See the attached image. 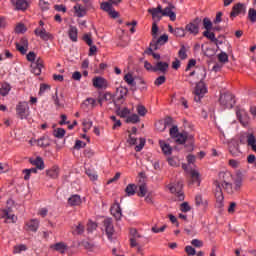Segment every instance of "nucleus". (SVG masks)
<instances>
[{
	"instance_id": "9b49d317",
	"label": "nucleus",
	"mask_w": 256,
	"mask_h": 256,
	"mask_svg": "<svg viewBox=\"0 0 256 256\" xmlns=\"http://www.w3.org/2000/svg\"><path fill=\"white\" fill-rule=\"evenodd\" d=\"M103 225H104L108 239H113V233H115V228L113 226V220L111 218H106L103 221Z\"/></svg>"
},
{
	"instance_id": "c9c22d12",
	"label": "nucleus",
	"mask_w": 256,
	"mask_h": 256,
	"mask_svg": "<svg viewBox=\"0 0 256 256\" xmlns=\"http://www.w3.org/2000/svg\"><path fill=\"white\" fill-rule=\"evenodd\" d=\"M100 9H102V11H106V13H109L113 9V4L110 1L102 2L100 5Z\"/></svg>"
},
{
	"instance_id": "a878e982",
	"label": "nucleus",
	"mask_w": 256,
	"mask_h": 256,
	"mask_svg": "<svg viewBox=\"0 0 256 256\" xmlns=\"http://www.w3.org/2000/svg\"><path fill=\"white\" fill-rule=\"evenodd\" d=\"M46 176L50 177V179H57V177H59V167L53 166L46 170Z\"/></svg>"
},
{
	"instance_id": "f03ea898",
	"label": "nucleus",
	"mask_w": 256,
	"mask_h": 256,
	"mask_svg": "<svg viewBox=\"0 0 256 256\" xmlns=\"http://www.w3.org/2000/svg\"><path fill=\"white\" fill-rule=\"evenodd\" d=\"M220 105L224 109H233L235 105V96L229 92L220 95Z\"/></svg>"
},
{
	"instance_id": "5701e85b",
	"label": "nucleus",
	"mask_w": 256,
	"mask_h": 256,
	"mask_svg": "<svg viewBox=\"0 0 256 256\" xmlns=\"http://www.w3.org/2000/svg\"><path fill=\"white\" fill-rule=\"evenodd\" d=\"M93 86L96 89H105V87H107V80L103 77L93 78Z\"/></svg>"
},
{
	"instance_id": "774afa93",
	"label": "nucleus",
	"mask_w": 256,
	"mask_h": 256,
	"mask_svg": "<svg viewBox=\"0 0 256 256\" xmlns=\"http://www.w3.org/2000/svg\"><path fill=\"white\" fill-rule=\"evenodd\" d=\"M27 31V27L24 24H18L15 28L16 33H25Z\"/></svg>"
},
{
	"instance_id": "37998d69",
	"label": "nucleus",
	"mask_w": 256,
	"mask_h": 256,
	"mask_svg": "<svg viewBox=\"0 0 256 256\" xmlns=\"http://www.w3.org/2000/svg\"><path fill=\"white\" fill-rule=\"evenodd\" d=\"M124 81L128 84L131 85L132 87H135L136 83H135V79L133 78V75L131 74H126L124 76Z\"/></svg>"
},
{
	"instance_id": "f704fd0d",
	"label": "nucleus",
	"mask_w": 256,
	"mask_h": 256,
	"mask_svg": "<svg viewBox=\"0 0 256 256\" xmlns=\"http://www.w3.org/2000/svg\"><path fill=\"white\" fill-rule=\"evenodd\" d=\"M82 245H83V247H84L87 251H92V252H93V251H97V250H98L97 246H96L95 244L89 242V241H84V242L82 243Z\"/></svg>"
},
{
	"instance_id": "7ed1b4c3",
	"label": "nucleus",
	"mask_w": 256,
	"mask_h": 256,
	"mask_svg": "<svg viewBox=\"0 0 256 256\" xmlns=\"http://www.w3.org/2000/svg\"><path fill=\"white\" fill-rule=\"evenodd\" d=\"M97 101L100 105V107H103V103H113L115 107H119V104L117 103V100L115 99V96L111 94L110 92L99 94Z\"/></svg>"
},
{
	"instance_id": "ddd939ff",
	"label": "nucleus",
	"mask_w": 256,
	"mask_h": 256,
	"mask_svg": "<svg viewBox=\"0 0 256 256\" xmlns=\"http://www.w3.org/2000/svg\"><path fill=\"white\" fill-rule=\"evenodd\" d=\"M229 153L232 157H239L241 155V149L239 148V142L232 140L228 144Z\"/></svg>"
},
{
	"instance_id": "680f3d73",
	"label": "nucleus",
	"mask_w": 256,
	"mask_h": 256,
	"mask_svg": "<svg viewBox=\"0 0 256 256\" xmlns=\"http://www.w3.org/2000/svg\"><path fill=\"white\" fill-rule=\"evenodd\" d=\"M139 142H140L139 145H136L135 147V151L137 153H139V151H141L145 147L146 140L145 138H140Z\"/></svg>"
},
{
	"instance_id": "bf43d9fd",
	"label": "nucleus",
	"mask_w": 256,
	"mask_h": 256,
	"mask_svg": "<svg viewBox=\"0 0 256 256\" xmlns=\"http://www.w3.org/2000/svg\"><path fill=\"white\" fill-rule=\"evenodd\" d=\"M85 231V226L83 224L78 223V225L75 226L74 232L76 235H81Z\"/></svg>"
},
{
	"instance_id": "3c124183",
	"label": "nucleus",
	"mask_w": 256,
	"mask_h": 256,
	"mask_svg": "<svg viewBox=\"0 0 256 256\" xmlns=\"http://www.w3.org/2000/svg\"><path fill=\"white\" fill-rule=\"evenodd\" d=\"M82 125L84 133H87L93 127V121L83 120Z\"/></svg>"
},
{
	"instance_id": "0eeeda50",
	"label": "nucleus",
	"mask_w": 256,
	"mask_h": 256,
	"mask_svg": "<svg viewBox=\"0 0 256 256\" xmlns=\"http://www.w3.org/2000/svg\"><path fill=\"white\" fill-rule=\"evenodd\" d=\"M194 93H195L194 100L196 101V103H199V101H201L205 93H207V86H205V82H203V80H200L196 84Z\"/></svg>"
},
{
	"instance_id": "79ce46f5",
	"label": "nucleus",
	"mask_w": 256,
	"mask_h": 256,
	"mask_svg": "<svg viewBox=\"0 0 256 256\" xmlns=\"http://www.w3.org/2000/svg\"><path fill=\"white\" fill-rule=\"evenodd\" d=\"M9 91H11V86H9V84H4L0 88V95H2V97H6V95H9Z\"/></svg>"
},
{
	"instance_id": "c03bdc74",
	"label": "nucleus",
	"mask_w": 256,
	"mask_h": 256,
	"mask_svg": "<svg viewBox=\"0 0 256 256\" xmlns=\"http://www.w3.org/2000/svg\"><path fill=\"white\" fill-rule=\"evenodd\" d=\"M218 61L223 64L229 63V55H227L225 52H221L218 54Z\"/></svg>"
},
{
	"instance_id": "7c9ffc66",
	"label": "nucleus",
	"mask_w": 256,
	"mask_h": 256,
	"mask_svg": "<svg viewBox=\"0 0 256 256\" xmlns=\"http://www.w3.org/2000/svg\"><path fill=\"white\" fill-rule=\"evenodd\" d=\"M121 105H123V103H118V106L116 107V113L117 115H119V117L125 118L127 117V115H129V113H131V111L128 110V108H124L121 110Z\"/></svg>"
},
{
	"instance_id": "4c0bfd02",
	"label": "nucleus",
	"mask_w": 256,
	"mask_h": 256,
	"mask_svg": "<svg viewBox=\"0 0 256 256\" xmlns=\"http://www.w3.org/2000/svg\"><path fill=\"white\" fill-rule=\"evenodd\" d=\"M178 57L182 60L185 61L187 59V48H185V45H181L180 50L178 51Z\"/></svg>"
},
{
	"instance_id": "72a5a7b5",
	"label": "nucleus",
	"mask_w": 256,
	"mask_h": 256,
	"mask_svg": "<svg viewBox=\"0 0 256 256\" xmlns=\"http://www.w3.org/2000/svg\"><path fill=\"white\" fill-rule=\"evenodd\" d=\"M91 107V109H94V107H96L97 105V100H95V98H87L83 104H82V107Z\"/></svg>"
},
{
	"instance_id": "e2e57ef3",
	"label": "nucleus",
	"mask_w": 256,
	"mask_h": 256,
	"mask_svg": "<svg viewBox=\"0 0 256 256\" xmlns=\"http://www.w3.org/2000/svg\"><path fill=\"white\" fill-rule=\"evenodd\" d=\"M190 175L192 177L193 183H198V185H199V172H197L196 170H192L190 172Z\"/></svg>"
},
{
	"instance_id": "a211bd4d",
	"label": "nucleus",
	"mask_w": 256,
	"mask_h": 256,
	"mask_svg": "<svg viewBox=\"0 0 256 256\" xmlns=\"http://www.w3.org/2000/svg\"><path fill=\"white\" fill-rule=\"evenodd\" d=\"M127 93H129V90L127 88L119 87L116 89L117 98L115 99L118 105L119 103H123L125 101V97L127 96Z\"/></svg>"
},
{
	"instance_id": "c756f323",
	"label": "nucleus",
	"mask_w": 256,
	"mask_h": 256,
	"mask_svg": "<svg viewBox=\"0 0 256 256\" xmlns=\"http://www.w3.org/2000/svg\"><path fill=\"white\" fill-rule=\"evenodd\" d=\"M68 35L69 38L71 39V41H73V43H77V35H78V30L77 27L75 26H70L69 31H68Z\"/></svg>"
},
{
	"instance_id": "b1692460",
	"label": "nucleus",
	"mask_w": 256,
	"mask_h": 256,
	"mask_svg": "<svg viewBox=\"0 0 256 256\" xmlns=\"http://www.w3.org/2000/svg\"><path fill=\"white\" fill-rule=\"evenodd\" d=\"M81 203V196L77 194H74L70 198H68V205H70V207H77L81 205Z\"/></svg>"
},
{
	"instance_id": "338daca9",
	"label": "nucleus",
	"mask_w": 256,
	"mask_h": 256,
	"mask_svg": "<svg viewBox=\"0 0 256 256\" xmlns=\"http://www.w3.org/2000/svg\"><path fill=\"white\" fill-rule=\"evenodd\" d=\"M185 29L183 28H175L174 35L175 37H183L185 35Z\"/></svg>"
},
{
	"instance_id": "f3484780",
	"label": "nucleus",
	"mask_w": 256,
	"mask_h": 256,
	"mask_svg": "<svg viewBox=\"0 0 256 256\" xmlns=\"http://www.w3.org/2000/svg\"><path fill=\"white\" fill-rule=\"evenodd\" d=\"M236 115L243 127H247V125H249L250 118L245 110H238Z\"/></svg>"
},
{
	"instance_id": "0e129e2a",
	"label": "nucleus",
	"mask_w": 256,
	"mask_h": 256,
	"mask_svg": "<svg viewBox=\"0 0 256 256\" xmlns=\"http://www.w3.org/2000/svg\"><path fill=\"white\" fill-rule=\"evenodd\" d=\"M39 7L42 9V11H49V2H46L45 0H40Z\"/></svg>"
},
{
	"instance_id": "f8f14e48",
	"label": "nucleus",
	"mask_w": 256,
	"mask_h": 256,
	"mask_svg": "<svg viewBox=\"0 0 256 256\" xmlns=\"http://www.w3.org/2000/svg\"><path fill=\"white\" fill-rule=\"evenodd\" d=\"M247 13V7L243 3H237L233 6L230 17H237V15H245Z\"/></svg>"
},
{
	"instance_id": "412c9836",
	"label": "nucleus",
	"mask_w": 256,
	"mask_h": 256,
	"mask_svg": "<svg viewBox=\"0 0 256 256\" xmlns=\"http://www.w3.org/2000/svg\"><path fill=\"white\" fill-rule=\"evenodd\" d=\"M195 205H196V207H201L202 209H207L209 202L207 201V199H205L203 197V195L197 194L195 196Z\"/></svg>"
},
{
	"instance_id": "6ab92c4d",
	"label": "nucleus",
	"mask_w": 256,
	"mask_h": 256,
	"mask_svg": "<svg viewBox=\"0 0 256 256\" xmlns=\"http://www.w3.org/2000/svg\"><path fill=\"white\" fill-rule=\"evenodd\" d=\"M172 9H175V6L169 4L168 7L162 9V16L169 17L170 21H175V19H177V15L172 11Z\"/></svg>"
},
{
	"instance_id": "9d476101",
	"label": "nucleus",
	"mask_w": 256,
	"mask_h": 256,
	"mask_svg": "<svg viewBox=\"0 0 256 256\" xmlns=\"http://www.w3.org/2000/svg\"><path fill=\"white\" fill-rule=\"evenodd\" d=\"M167 41H169V36L167 34H163L157 40H155V39L152 40V42L150 43V46L152 49H154V51H157V49H159L161 46L165 45V43H167Z\"/></svg>"
},
{
	"instance_id": "cd10ccee",
	"label": "nucleus",
	"mask_w": 256,
	"mask_h": 256,
	"mask_svg": "<svg viewBox=\"0 0 256 256\" xmlns=\"http://www.w3.org/2000/svg\"><path fill=\"white\" fill-rule=\"evenodd\" d=\"M247 145L251 148V150L256 153V138L253 134H248L247 136Z\"/></svg>"
},
{
	"instance_id": "bb28decb",
	"label": "nucleus",
	"mask_w": 256,
	"mask_h": 256,
	"mask_svg": "<svg viewBox=\"0 0 256 256\" xmlns=\"http://www.w3.org/2000/svg\"><path fill=\"white\" fill-rule=\"evenodd\" d=\"M159 145L165 155H171V153H173V148H171V145L167 144L164 140H160Z\"/></svg>"
},
{
	"instance_id": "8fccbe9b",
	"label": "nucleus",
	"mask_w": 256,
	"mask_h": 256,
	"mask_svg": "<svg viewBox=\"0 0 256 256\" xmlns=\"http://www.w3.org/2000/svg\"><path fill=\"white\" fill-rule=\"evenodd\" d=\"M248 18L251 23H256V10L255 8H250L248 11Z\"/></svg>"
},
{
	"instance_id": "ea45409f",
	"label": "nucleus",
	"mask_w": 256,
	"mask_h": 256,
	"mask_svg": "<svg viewBox=\"0 0 256 256\" xmlns=\"http://www.w3.org/2000/svg\"><path fill=\"white\" fill-rule=\"evenodd\" d=\"M203 27L206 31H211V29H213V22H211V19L205 17L203 19Z\"/></svg>"
},
{
	"instance_id": "e433bc0d",
	"label": "nucleus",
	"mask_w": 256,
	"mask_h": 256,
	"mask_svg": "<svg viewBox=\"0 0 256 256\" xmlns=\"http://www.w3.org/2000/svg\"><path fill=\"white\" fill-rule=\"evenodd\" d=\"M53 135L57 139H63L65 137V129L57 128V129L54 130Z\"/></svg>"
},
{
	"instance_id": "13d9d810",
	"label": "nucleus",
	"mask_w": 256,
	"mask_h": 256,
	"mask_svg": "<svg viewBox=\"0 0 256 256\" xmlns=\"http://www.w3.org/2000/svg\"><path fill=\"white\" fill-rule=\"evenodd\" d=\"M95 229H97V224L91 220L88 221V224H87L88 233H93V231H95Z\"/></svg>"
},
{
	"instance_id": "a19ab883",
	"label": "nucleus",
	"mask_w": 256,
	"mask_h": 256,
	"mask_svg": "<svg viewBox=\"0 0 256 256\" xmlns=\"http://www.w3.org/2000/svg\"><path fill=\"white\" fill-rule=\"evenodd\" d=\"M139 121H141V119L139 118V116L137 114H132L126 118V123L135 124V123H139Z\"/></svg>"
},
{
	"instance_id": "69168bd1",
	"label": "nucleus",
	"mask_w": 256,
	"mask_h": 256,
	"mask_svg": "<svg viewBox=\"0 0 256 256\" xmlns=\"http://www.w3.org/2000/svg\"><path fill=\"white\" fill-rule=\"evenodd\" d=\"M185 251L189 256L197 255V251L195 250V248H193V246H186Z\"/></svg>"
},
{
	"instance_id": "4be33fe9",
	"label": "nucleus",
	"mask_w": 256,
	"mask_h": 256,
	"mask_svg": "<svg viewBox=\"0 0 256 256\" xmlns=\"http://www.w3.org/2000/svg\"><path fill=\"white\" fill-rule=\"evenodd\" d=\"M89 9H92V8H87V5H85V7H83L81 4H76L74 6V11L76 13V17H85V15H87V11H89Z\"/></svg>"
},
{
	"instance_id": "2f4dec72",
	"label": "nucleus",
	"mask_w": 256,
	"mask_h": 256,
	"mask_svg": "<svg viewBox=\"0 0 256 256\" xmlns=\"http://www.w3.org/2000/svg\"><path fill=\"white\" fill-rule=\"evenodd\" d=\"M51 249H54V251H58L59 253H65V250L67 249V244L64 242H58L51 246Z\"/></svg>"
},
{
	"instance_id": "de8ad7c7",
	"label": "nucleus",
	"mask_w": 256,
	"mask_h": 256,
	"mask_svg": "<svg viewBox=\"0 0 256 256\" xmlns=\"http://www.w3.org/2000/svg\"><path fill=\"white\" fill-rule=\"evenodd\" d=\"M167 161H168V163H169V165L171 166V167H179V165H180V163H179V158H177V157H169L168 159H167Z\"/></svg>"
},
{
	"instance_id": "603ef678",
	"label": "nucleus",
	"mask_w": 256,
	"mask_h": 256,
	"mask_svg": "<svg viewBox=\"0 0 256 256\" xmlns=\"http://www.w3.org/2000/svg\"><path fill=\"white\" fill-rule=\"evenodd\" d=\"M147 195V184H141L139 186L138 197H145Z\"/></svg>"
},
{
	"instance_id": "aec40b11",
	"label": "nucleus",
	"mask_w": 256,
	"mask_h": 256,
	"mask_svg": "<svg viewBox=\"0 0 256 256\" xmlns=\"http://www.w3.org/2000/svg\"><path fill=\"white\" fill-rule=\"evenodd\" d=\"M43 67V59L38 58L36 62L31 64V71L34 75H41V69Z\"/></svg>"
},
{
	"instance_id": "2eb2a0df",
	"label": "nucleus",
	"mask_w": 256,
	"mask_h": 256,
	"mask_svg": "<svg viewBox=\"0 0 256 256\" xmlns=\"http://www.w3.org/2000/svg\"><path fill=\"white\" fill-rule=\"evenodd\" d=\"M111 215L116 219V221H121V217H123V212L121 210V205L118 202H115L110 209Z\"/></svg>"
},
{
	"instance_id": "a18cd8bd",
	"label": "nucleus",
	"mask_w": 256,
	"mask_h": 256,
	"mask_svg": "<svg viewBox=\"0 0 256 256\" xmlns=\"http://www.w3.org/2000/svg\"><path fill=\"white\" fill-rule=\"evenodd\" d=\"M203 37H206L207 39H209L212 43H214V41H216V37H215V33L214 32H210V30H206L203 32Z\"/></svg>"
},
{
	"instance_id": "4468645a",
	"label": "nucleus",
	"mask_w": 256,
	"mask_h": 256,
	"mask_svg": "<svg viewBox=\"0 0 256 256\" xmlns=\"http://www.w3.org/2000/svg\"><path fill=\"white\" fill-rule=\"evenodd\" d=\"M11 4L16 11H27L29 9V2L27 0H11Z\"/></svg>"
},
{
	"instance_id": "dca6fc26",
	"label": "nucleus",
	"mask_w": 256,
	"mask_h": 256,
	"mask_svg": "<svg viewBox=\"0 0 256 256\" xmlns=\"http://www.w3.org/2000/svg\"><path fill=\"white\" fill-rule=\"evenodd\" d=\"M169 71V63L158 61L154 65V73H162L165 75Z\"/></svg>"
},
{
	"instance_id": "c85d7f7f",
	"label": "nucleus",
	"mask_w": 256,
	"mask_h": 256,
	"mask_svg": "<svg viewBox=\"0 0 256 256\" xmlns=\"http://www.w3.org/2000/svg\"><path fill=\"white\" fill-rule=\"evenodd\" d=\"M26 227L28 231H33L35 233L39 229V220H30L29 222H27Z\"/></svg>"
},
{
	"instance_id": "6e6552de",
	"label": "nucleus",
	"mask_w": 256,
	"mask_h": 256,
	"mask_svg": "<svg viewBox=\"0 0 256 256\" xmlns=\"http://www.w3.org/2000/svg\"><path fill=\"white\" fill-rule=\"evenodd\" d=\"M148 13H151L153 22L159 23L163 18V7L158 5L156 8L148 9Z\"/></svg>"
},
{
	"instance_id": "f257e3e1",
	"label": "nucleus",
	"mask_w": 256,
	"mask_h": 256,
	"mask_svg": "<svg viewBox=\"0 0 256 256\" xmlns=\"http://www.w3.org/2000/svg\"><path fill=\"white\" fill-rule=\"evenodd\" d=\"M216 187L215 198L216 203H218V207H223V201L225 196H223V189L229 195H233V193H237V191H241V187H243V179L236 178L233 180V175L229 172H220L219 180L214 182Z\"/></svg>"
},
{
	"instance_id": "423d86ee",
	"label": "nucleus",
	"mask_w": 256,
	"mask_h": 256,
	"mask_svg": "<svg viewBox=\"0 0 256 256\" xmlns=\"http://www.w3.org/2000/svg\"><path fill=\"white\" fill-rule=\"evenodd\" d=\"M16 113L19 119H27L29 117V103L19 102L16 106Z\"/></svg>"
},
{
	"instance_id": "473e14b6",
	"label": "nucleus",
	"mask_w": 256,
	"mask_h": 256,
	"mask_svg": "<svg viewBox=\"0 0 256 256\" xmlns=\"http://www.w3.org/2000/svg\"><path fill=\"white\" fill-rule=\"evenodd\" d=\"M125 193L128 197H133L135 193H137V185L135 184H128L125 188Z\"/></svg>"
},
{
	"instance_id": "6e6d98bb",
	"label": "nucleus",
	"mask_w": 256,
	"mask_h": 256,
	"mask_svg": "<svg viewBox=\"0 0 256 256\" xmlns=\"http://www.w3.org/2000/svg\"><path fill=\"white\" fill-rule=\"evenodd\" d=\"M22 251H27V246L25 244L14 246L13 253H21Z\"/></svg>"
},
{
	"instance_id": "49530a36",
	"label": "nucleus",
	"mask_w": 256,
	"mask_h": 256,
	"mask_svg": "<svg viewBox=\"0 0 256 256\" xmlns=\"http://www.w3.org/2000/svg\"><path fill=\"white\" fill-rule=\"evenodd\" d=\"M52 99H53L54 105L57 107V109H61L64 107L63 103H61V100H59V96L57 95V90L55 92V95L52 96Z\"/></svg>"
},
{
	"instance_id": "1a4fd4ad",
	"label": "nucleus",
	"mask_w": 256,
	"mask_h": 256,
	"mask_svg": "<svg viewBox=\"0 0 256 256\" xmlns=\"http://www.w3.org/2000/svg\"><path fill=\"white\" fill-rule=\"evenodd\" d=\"M34 34L36 35V37H40L42 41H53L54 39L53 34L47 32L45 28H36L34 30Z\"/></svg>"
},
{
	"instance_id": "4d7b16f0",
	"label": "nucleus",
	"mask_w": 256,
	"mask_h": 256,
	"mask_svg": "<svg viewBox=\"0 0 256 256\" xmlns=\"http://www.w3.org/2000/svg\"><path fill=\"white\" fill-rule=\"evenodd\" d=\"M86 175H88V177L91 181H97V179H98L97 174L91 169L86 170Z\"/></svg>"
},
{
	"instance_id": "58836bf2",
	"label": "nucleus",
	"mask_w": 256,
	"mask_h": 256,
	"mask_svg": "<svg viewBox=\"0 0 256 256\" xmlns=\"http://www.w3.org/2000/svg\"><path fill=\"white\" fill-rule=\"evenodd\" d=\"M174 139L176 143H179V145H183V143L187 141V134L179 133Z\"/></svg>"
},
{
	"instance_id": "052dcab7",
	"label": "nucleus",
	"mask_w": 256,
	"mask_h": 256,
	"mask_svg": "<svg viewBox=\"0 0 256 256\" xmlns=\"http://www.w3.org/2000/svg\"><path fill=\"white\" fill-rule=\"evenodd\" d=\"M157 131L163 132L167 129L166 124L163 121H158L155 124Z\"/></svg>"
},
{
	"instance_id": "864d4df0",
	"label": "nucleus",
	"mask_w": 256,
	"mask_h": 256,
	"mask_svg": "<svg viewBox=\"0 0 256 256\" xmlns=\"http://www.w3.org/2000/svg\"><path fill=\"white\" fill-rule=\"evenodd\" d=\"M136 111L140 117H145V115H147V108L143 105H138Z\"/></svg>"
},
{
	"instance_id": "39448f33",
	"label": "nucleus",
	"mask_w": 256,
	"mask_h": 256,
	"mask_svg": "<svg viewBox=\"0 0 256 256\" xmlns=\"http://www.w3.org/2000/svg\"><path fill=\"white\" fill-rule=\"evenodd\" d=\"M199 25H201V18L197 17L185 26V31L190 35H199Z\"/></svg>"
},
{
	"instance_id": "5fc2aeb1",
	"label": "nucleus",
	"mask_w": 256,
	"mask_h": 256,
	"mask_svg": "<svg viewBox=\"0 0 256 256\" xmlns=\"http://www.w3.org/2000/svg\"><path fill=\"white\" fill-rule=\"evenodd\" d=\"M15 214L11 213V208H8V215H6V223H15Z\"/></svg>"
},
{
	"instance_id": "20e7f679",
	"label": "nucleus",
	"mask_w": 256,
	"mask_h": 256,
	"mask_svg": "<svg viewBox=\"0 0 256 256\" xmlns=\"http://www.w3.org/2000/svg\"><path fill=\"white\" fill-rule=\"evenodd\" d=\"M168 189L171 193H175L178 201L185 200V194L183 193V182H177V184H169Z\"/></svg>"
},
{
	"instance_id": "393cba45",
	"label": "nucleus",
	"mask_w": 256,
	"mask_h": 256,
	"mask_svg": "<svg viewBox=\"0 0 256 256\" xmlns=\"http://www.w3.org/2000/svg\"><path fill=\"white\" fill-rule=\"evenodd\" d=\"M31 165H34V167L38 168L40 171H43L45 169V162H43V158L37 157L36 159H30Z\"/></svg>"
},
{
	"instance_id": "09e8293b",
	"label": "nucleus",
	"mask_w": 256,
	"mask_h": 256,
	"mask_svg": "<svg viewBox=\"0 0 256 256\" xmlns=\"http://www.w3.org/2000/svg\"><path fill=\"white\" fill-rule=\"evenodd\" d=\"M166 81L167 78L165 77V75H161L156 78V80L154 81V85H156V87H161V85H163Z\"/></svg>"
}]
</instances>
